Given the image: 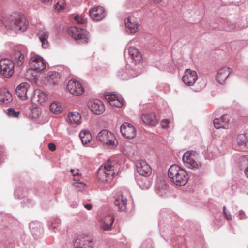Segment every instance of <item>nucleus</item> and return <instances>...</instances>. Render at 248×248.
I'll return each mask as SVG.
<instances>
[{"label":"nucleus","instance_id":"nucleus-15","mask_svg":"<svg viewBox=\"0 0 248 248\" xmlns=\"http://www.w3.org/2000/svg\"><path fill=\"white\" fill-rule=\"evenodd\" d=\"M136 168L138 172L141 175L148 176L151 174V168L145 161H138L136 162Z\"/></svg>","mask_w":248,"mask_h":248},{"label":"nucleus","instance_id":"nucleus-25","mask_svg":"<svg viewBox=\"0 0 248 248\" xmlns=\"http://www.w3.org/2000/svg\"><path fill=\"white\" fill-rule=\"evenodd\" d=\"M128 53L136 63L140 62L142 60L140 52L135 47L131 46L128 49Z\"/></svg>","mask_w":248,"mask_h":248},{"label":"nucleus","instance_id":"nucleus-9","mask_svg":"<svg viewBox=\"0 0 248 248\" xmlns=\"http://www.w3.org/2000/svg\"><path fill=\"white\" fill-rule=\"evenodd\" d=\"M29 66L31 70L37 72L44 70L46 67L44 60L38 55H34L30 59Z\"/></svg>","mask_w":248,"mask_h":248},{"label":"nucleus","instance_id":"nucleus-4","mask_svg":"<svg viewBox=\"0 0 248 248\" xmlns=\"http://www.w3.org/2000/svg\"><path fill=\"white\" fill-rule=\"evenodd\" d=\"M68 32L70 36L79 43L85 44L88 42V33L83 29L71 27L69 28Z\"/></svg>","mask_w":248,"mask_h":248},{"label":"nucleus","instance_id":"nucleus-12","mask_svg":"<svg viewBox=\"0 0 248 248\" xmlns=\"http://www.w3.org/2000/svg\"><path fill=\"white\" fill-rule=\"evenodd\" d=\"M88 107L91 111L96 115L103 113L105 108L103 103L99 100H92L88 102Z\"/></svg>","mask_w":248,"mask_h":248},{"label":"nucleus","instance_id":"nucleus-50","mask_svg":"<svg viewBox=\"0 0 248 248\" xmlns=\"http://www.w3.org/2000/svg\"><path fill=\"white\" fill-rule=\"evenodd\" d=\"M242 215L243 216L244 215V212L243 211H240V216H242Z\"/></svg>","mask_w":248,"mask_h":248},{"label":"nucleus","instance_id":"nucleus-30","mask_svg":"<svg viewBox=\"0 0 248 248\" xmlns=\"http://www.w3.org/2000/svg\"><path fill=\"white\" fill-rule=\"evenodd\" d=\"M79 136L84 145L88 144L92 140V135L88 130L81 131L79 134Z\"/></svg>","mask_w":248,"mask_h":248},{"label":"nucleus","instance_id":"nucleus-3","mask_svg":"<svg viewBox=\"0 0 248 248\" xmlns=\"http://www.w3.org/2000/svg\"><path fill=\"white\" fill-rule=\"evenodd\" d=\"M96 140L108 148H115L118 144V141L115 135L111 132L106 130H102L98 133Z\"/></svg>","mask_w":248,"mask_h":248},{"label":"nucleus","instance_id":"nucleus-17","mask_svg":"<svg viewBox=\"0 0 248 248\" xmlns=\"http://www.w3.org/2000/svg\"><path fill=\"white\" fill-rule=\"evenodd\" d=\"M232 70L230 67H224L219 69L216 75V80L220 84H224Z\"/></svg>","mask_w":248,"mask_h":248},{"label":"nucleus","instance_id":"nucleus-19","mask_svg":"<svg viewBox=\"0 0 248 248\" xmlns=\"http://www.w3.org/2000/svg\"><path fill=\"white\" fill-rule=\"evenodd\" d=\"M30 85L26 82H23L18 85L16 89V94L21 100H25L27 98V92Z\"/></svg>","mask_w":248,"mask_h":248},{"label":"nucleus","instance_id":"nucleus-45","mask_svg":"<svg viewBox=\"0 0 248 248\" xmlns=\"http://www.w3.org/2000/svg\"><path fill=\"white\" fill-rule=\"evenodd\" d=\"M48 147L49 150L52 152L55 151L56 149V146L53 143H49L48 145Z\"/></svg>","mask_w":248,"mask_h":248},{"label":"nucleus","instance_id":"nucleus-29","mask_svg":"<svg viewBox=\"0 0 248 248\" xmlns=\"http://www.w3.org/2000/svg\"><path fill=\"white\" fill-rule=\"evenodd\" d=\"M68 121L71 124L78 125L80 124L81 116L78 112H70L68 115Z\"/></svg>","mask_w":248,"mask_h":248},{"label":"nucleus","instance_id":"nucleus-11","mask_svg":"<svg viewBox=\"0 0 248 248\" xmlns=\"http://www.w3.org/2000/svg\"><path fill=\"white\" fill-rule=\"evenodd\" d=\"M75 248H93L92 239L88 236H79L75 240Z\"/></svg>","mask_w":248,"mask_h":248},{"label":"nucleus","instance_id":"nucleus-49","mask_svg":"<svg viewBox=\"0 0 248 248\" xmlns=\"http://www.w3.org/2000/svg\"><path fill=\"white\" fill-rule=\"evenodd\" d=\"M152 1L155 4H159L163 1V0H152Z\"/></svg>","mask_w":248,"mask_h":248},{"label":"nucleus","instance_id":"nucleus-7","mask_svg":"<svg viewBox=\"0 0 248 248\" xmlns=\"http://www.w3.org/2000/svg\"><path fill=\"white\" fill-rule=\"evenodd\" d=\"M13 28L15 30L24 32L29 27V22L26 16L21 13L16 14L12 21Z\"/></svg>","mask_w":248,"mask_h":248},{"label":"nucleus","instance_id":"nucleus-34","mask_svg":"<svg viewBox=\"0 0 248 248\" xmlns=\"http://www.w3.org/2000/svg\"><path fill=\"white\" fill-rule=\"evenodd\" d=\"M239 167L240 170L244 169L245 173H246V170L248 167V156H244L240 159Z\"/></svg>","mask_w":248,"mask_h":248},{"label":"nucleus","instance_id":"nucleus-35","mask_svg":"<svg viewBox=\"0 0 248 248\" xmlns=\"http://www.w3.org/2000/svg\"><path fill=\"white\" fill-rule=\"evenodd\" d=\"M41 114V109L38 108H34L31 110L30 116L34 119L39 118Z\"/></svg>","mask_w":248,"mask_h":248},{"label":"nucleus","instance_id":"nucleus-41","mask_svg":"<svg viewBox=\"0 0 248 248\" xmlns=\"http://www.w3.org/2000/svg\"><path fill=\"white\" fill-rule=\"evenodd\" d=\"M117 97V96L115 94H113L111 93H109L105 95L106 99L109 103H110Z\"/></svg>","mask_w":248,"mask_h":248},{"label":"nucleus","instance_id":"nucleus-48","mask_svg":"<svg viewBox=\"0 0 248 248\" xmlns=\"http://www.w3.org/2000/svg\"><path fill=\"white\" fill-rule=\"evenodd\" d=\"M85 208L87 210H91L92 208V205L91 204H86L84 205Z\"/></svg>","mask_w":248,"mask_h":248},{"label":"nucleus","instance_id":"nucleus-21","mask_svg":"<svg viewBox=\"0 0 248 248\" xmlns=\"http://www.w3.org/2000/svg\"><path fill=\"white\" fill-rule=\"evenodd\" d=\"M47 95L45 92L37 89L34 91L32 101L35 103H42L47 99Z\"/></svg>","mask_w":248,"mask_h":248},{"label":"nucleus","instance_id":"nucleus-44","mask_svg":"<svg viewBox=\"0 0 248 248\" xmlns=\"http://www.w3.org/2000/svg\"><path fill=\"white\" fill-rule=\"evenodd\" d=\"M223 212L225 215V218L228 220H230L232 219L231 215L230 214L227 213L226 211V207H224L223 208Z\"/></svg>","mask_w":248,"mask_h":248},{"label":"nucleus","instance_id":"nucleus-20","mask_svg":"<svg viewBox=\"0 0 248 248\" xmlns=\"http://www.w3.org/2000/svg\"><path fill=\"white\" fill-rule=\"evenodd\" d=\"M114 201V204L118 207V210L120 211H124L126 209L127 199L124 197L121 193H118L115 196Z\"/></svg>","mask_w":248,"mask_h":248},{"label":"nucleus","instance_id":"nucleus-36","mask_svg":"<svg viewBox=\"0 0 248 248\" xmlns=\"http://www.w3.org/2000/svg\"><path fill=\"white\" fill-rule=\"evenodd\" d=\"M109 104L112 106L116 107H121L123 105V101L122 99L118 97L111 102Z\"/></svg>","mask_w":248,"mask_h":248},{"label":"nucleus","instance_id":"nucleus-28","mask_svg":"<svg viewBox=\"0 0 248 248\" xmlns=\"http://www.w3.org/2000/svg\"><path fill=\"white\" fill-rule=\"evenodd\" d=\"M141 118L142 121L147 124L154 126L156 124V116L153 113L143 114Z\"/></svg>","mask_w":248,"mask_h":248},{"label":"nucleus","instance_id":"nucleus-39","mask_svg":"<svg viewBox=\"0 0 248 248\" xmlns=\"http://www.w3.org/2000/svg\"><path fill=\"white\" fill-rule=\"evenodd\" d=\"M248 142L247 137L244 135H240L238 136L237 139V143L239 146L246 144Z\"/></svg>","mask_w":248,"mask_h":248},{"label":"nucleus","instance_id":"nucleus-27","mask_svg":"<svg viewBox=\"0 0 248 248\" xmlns=\"http://www.w3.org/2000/svg\"><path fill=\"white\" fill-rule=\"evenodd\" d=\"M60 78V75L58 72L51 71L48 73L47 80L50 84L53 85L58 84Z\"/></svg>","mask_w":248,"mask_h":248},{"label":"nucleus","instance_id":"nucleus-13","mask_svg":"<svg viewBox=\"0 0 248 248\" xmlns=\"http://www.w3.org/2000/svg\"><path fill=\"white\" fill-rule=\"evenodd\" d=\"M121 132L124 137L128 139H132L136 135L135 127L131 124L126 122L121 125Z\"/></svg>","mask_w":248,"mask_h":248},{"label":"nucleus","instance_id":"nucleus-10","mask_svg":"<svg viewBox=\"0 0 248 248\" xmlns=\"http://www.w3.org/2000/svg\"><path fill=\"white\" fill-rule=\"evenodd\" d=\"M67 88L70 93L74 95H81L84 92V89L81 83L74 79L69 81L67 85Z\"/></svg>","mask_w":248,"mask_h":248},{"label":"nucleus","instance_id":"nucleus-26","mask_svg":"<svg viewBox=\"0 0 248 248\" xmlns=\"http://www.w3.org/2000/svg\"><path fill=\"white\" fill-rule=\"evenodd\" d=\"M229 119L227 116L223 115L219 118H216L214 120V126L217 129L220 128H225L228 125Z\"/></svg>","mask_w":248,"mask_h":248},{"label":"nucleus","instance_id":"nucleus-37","mask_svg":"<svg viewBox=\"0 0 248 248\" xmlns=\"http://www.w3.org/2000/svg\"><path fill=\"white\" fill-rule=\"evenodd\" d=\"M7 114L9 116L15 118H17L19 114V111H16L13 108H9L7 110Z\"/></svg>","mask_w":248,"mask_h":248},{"label":"nucleus","instance_id":"nucleus-6","mask_svg":"<svg viewBox=\"0 0 248 248\" xmlns=\"http://www.w3.org/2000/svg\"><path fill=\"white\" fill-rule=\"evenodd\" d=\"M27 52L25 46L19 45L14 47L11 54V59L17 66H21L24 62L25 55Z\"/></svg>","mask_w":248,"mask_h":248},{"label":"nucleus","instance_id":"nucleus-43","mask_svg":"<svg viewBox=\"0 0 248 248\" xmlns=\"http://www.w3.org/2000/svg\"><path fill=\"white\" fill-rule=\"evenodd\" d=\"M170 124V120L168 119H163L161 122V126L162 128L166 129L168 127L169 124Z\"/></svg>","mask_w":248,"mask_h":248},{"label":"nucleus","instance_id":"nucleus-42","mask_svg":"<svg viewBox=\"0 0 248 248\" xmlns=\"http://www.w3.org/2000/svg\"><path fill=\"white\" fill-rule=\"evenodd\" d=\"M75 20L79 24H84L86 23V19L78 15L75 17Z\"/></svg>","mask_w":248,"mask_h":248},{"label":"nucleus","instance_id":"nucleus-1","mask_svg":"<svg viewBox=\"0 0 248 248\" xmlns=\"http://www.w3.org/2000/svg\"><path fill=\"white\" fill-rule=\"evenodd\" d=\"M120 165L116 160H109L98 170L97 178L101 183H111L118 173Z\"/></svg>","mask_w":248,"mask_h":248},{"label":"nucleus","instance_id":"nucleus-38","mask_svg":"<svg viewBox=\"0 0 248 248\" xmlns=\"http://www.w3.org/2000/svg\"><path fill=\"white\" fill-rule=\"evenodd\" d=\"M65 7V4L63 1H60L58 2L54 6V8L55 10L58 12H60L63 10Z\"/></svg>","mask_w":248,"mask_h":248},{"label":"nucleus","instance_id":"nucleus-18","mask_svg":"<svg viewBox=\"0 0 248 248\" xmlns=\"http://www.w3.org/2000/svg\"><path fill=\"white\" fill-rule=\"evenodd\" d=\"M114 217L111 215H108L102 218L100 222V227L104 231H110L114 221Z\"/></svg>","mask_w":248,"mask_h":248},{"label":"nucleus","instance_id":"nucleus-32","mask_svg":"<svg viewBox=\"0 0 248 248\" xmlns=\"http://www.w3.org/2000/svg\"><path fill=\"white\" fill-rule=\"evenodd\" d=\"M50 109L54 114H60L62 111V108L60 103L54 101L50 105Z\"/></svg>","mask_w":248,"mask_h":248},{"label":"nucleus","instance_id":"nucleus-40","mask_svg":"<svg viewBox=\"0 0 248 248\" xmlns=\"http://www.w3.org/2000/svg\"><path fill=\"white\" fill-rule=\"evenodd\" d=\"M229 29L228 30V31H237L241 30L243 28V27L241 28L237 24H231L229 25Z\"/></svg>","mask_w":248,"mask_h":248},{"label":"nucleus","instance_id":"nucleus-33","mask_svg":"<svg viewBox=\"0 0 248 248\" xmlns=\"http://www.w3.org/2000/svg\"><path fill=\"white\" fill-rule=\"evenodd\" d=\"M70 172L73 173L74 180L78 181L79 180V177H80L79 173L78 171L76 172L74 169H71ZM74 185L75 186L77 187H83L85 186V184L81 182H77L75 183Z\"/></svg>","mask_w":248,"mask_h":248},{"label":"nucleus","instance_id":"nucleus-14","mask_svg":"<svg viewBox=\"0 0 248 248\" xmlns=\"http://www.w3.org/2000/svg\"><path fill=\"white\" fill-rule=\"evenodd\" d=\"M197 79L198 76L196 72L189 69L186 70L185 74L182 77L183 82L188 86H192Z\"/></svg>","mask_w":248,"mask_h":248},{"label":"nucleus","instance_id":"nucleus-46","mask_svg":"<svg viewBox=\"0 0 248 248\" xmlns=\"http://www.w3.org/2000/svg\"><path fill=\"white\" fill-rule=\"evenodd\" d=\"M126 73L123 72H119L118 74V76L120 78H121L122 80L126 79L127 78L125 76Z\"/></svg>","mask_w":248,"mask_h":248},{"label":"nucleus","instance_id":"nucleus-2","mask_svg":"<svg viewBox=\"0 0 248 248\" xmlns=\"http://www.w3.org/2000/svg\"><path fill=\"white\" fill-rule=\"evenodd\" d=\"M168 176L171 181L178 186H184L188 180L187 172L179 166L174 164L168 170Z\"/></svg>","mask_w":248,"mask_h":248},{"label":"nucleus","instance_id":"nucleus-31","mask_svg":"<svg viewBox=\"0 0 248 248\" xmlns=\"http://www.w3.org/2000/svg\"><path fill=\"white\" fill-rule=\"evenodd\" d=\"M134 151V146L130 143H124L122 149V152L126 156L132 155Z\"/></svg>","mask_w":248,"mask_h":248},{"label":"nucleus","instance_id":"nucleus-23","mask_svg":"<svg viewBox=\"0 0 248 248\" xmlns=\"http://www.w3.org/2000/svg\"><path fill=\"white\" fill-rule=\"evenodd\" d=\"M38 37L42 43V46L44 48H46L48 46V32L45 30L42 29L39 31L37 34Z\"/></svg>","mask_w":248,"mask_h":248},{"label":"nucleus","instance_id":"nucleus-8","mask_svg":"<svg viewBox=\"0 0 248 248\" xmlns=\"http://www.w3.org/2000/svg\"><path fill=\"white\" fill-rule=\"evenodd\" d=\"M14 62L8 59H2L0 61V72L4 77L8 78L14 73Z\"/></svg>","mask_w":248,"mask_h":248},{"label":"nucleus","instance_id":"nucleus-47","mask_svg":"<svg viewBox=\"0 0 248 248\" xmlns=\"http://www.w3.org/2000/svg\"><path fill=\"white\" fill-rule=\"evenodd\" d=\"M40 0L42 2L46 4H50L52 1V0Z\"/></svg>","mask_w":248,"mask_h":248},{"label":"nucleus","instance_id":"nucleus-22","mask_svg":"<svg viewBox=\"0 0 248 248\" xmlns=\"http://www.w3.org/2000/svg\"><path fill=\"white\" fill-rule=\"evenodd\" d=\"M126 28L131 33H134L139 30V25L134 19L128 17L125 21Z\"/></svg>","mask_w":248,"mask_h":248},{"label":"nucleus","instance_id":"nucleus-24","mask_svg":"<svg viewBox=\"0 0 248 248\" xmlns=\"http://www.w3.org/2000/svg\"><path fill=\"white\" fill-rule=\"evenodd\" d=\"M12 96L7 89H0V103L7 104L12 101Z\"/></svg>","mask_w":248,"mask_h":248},{"label":"nucleus","instance_id":"nucleus-16","mask_svg":"<svg viewBox=\"0 0 248 248\" xmlns=\"http://www.w3.org/2000/svg\"><path fill=\"white\" fill-rule=\"evenodd\" d=\"M90 16L94 20L99 21L103 19L106 16L105 11L103 7L95 6L90 10Z\"/></svg>","mask_w":248,"mask_h":248},{"label":"nucleus","instance_id":"nucleus-5","mask_svg":"<svg viewBox=\"0 0 248 248\" xmlns=\"http://www.w3.org/2000/svg\"><path fill=\"white\" fill-rule=\"evenodd\" d=\"M197 153L194 151L186 152L183 156V161L185 165L190 169H199L202 167V164L197 161Z\"/></svg>","mask_w":248,"mask_h":248}]
</instances>
